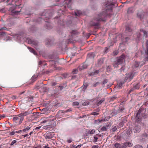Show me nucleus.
<instances>
[{"label": "nucleus", "mask_w": 148, "mask_h": 148, "mask_svg": "<svg viewBox=\"0 0 148 148\" xmlns=\"http://www.w3.org/2000/svg\"><path fill=\"white\" fill-rule=\"evenodd\" d=\"M72 141V139L71 138L69 139V140H67V142L68 143H71Z\"/></svg>", "instance_id": "603ef678"}, {"label": "nucleus", "mask_w": 148, "mask_h": 148, "mask_svg": "<svg viewBox=\"0 0 148 148\" xmlns=\"http://www.w3.org/2000/svg\"><path fill=\"white\" fill-rule=\"evenodd\" d=\"M145 110L143 108H140L138 110L135 117V120L137 122H140L143 119L147 117V115L145 114Z\"/></svg>", "instance_id": "f03ea898"}, {"label": "nucleus", "mask_w": 148, "mask_h": 148, "mask_svg": "<svg viewBox=\"0 0 148 148\" xmlns=\"http://www.w3.org/2000/svg\"><path fill=\"white\" fill-rule=\"evenodd\" d=\"M52 134V133H48L44 135V136L45 137L46 139H51L54 136Z\"/></svg>", "instance_id": "423d86ee"}, {"label": "nucleus", "mask_w": 148, "mask_h": 148, "mask_svg": "<svg viewBox=\"0 0 148 148\" xmlns=\"http://www.w3.org/2000/svg\"><path fill=\"white\" fill-rule=\"evenodd\" d=\"M110 47V46H109L108 47H105L104 50V52L105 53H107V52L108 50V49H109Z\"/></svg>", "instance_id": "c9c22d12"}, {"label": "nucleus", "mask_w": 148, "mask_h": 148, "mask_svg": "<svg viewBox=\"0 0 148 148\" xmlns=\"http://www.w3.org/2000/svg\"><path fill=\"white\" fill-rule=\"evenodd\" d=\"M42 64V62L41 61H39L38 64V65H41Z\"/></svg>", "instance_id": "0e129e2a"}, {"label": "nucleus", "mask_w": 148, "mask_h": 148, "mask_svg": "<svg viewBox=\"0 0 148 148\" xmlns=\"http://www.w3.org/2000/svg\"><path fill=\"white\" fill-rule=\"evenodd\" d=\"M16 142V140H13L10 143L11 145H13Z\"/></svg>", "instance_id": "a18cd8bd"}, {"label": "nucleus", "mask_w": 148, "mask_h": 148, "mask_svg": "<svg viewBox=\"0 0 148 148\" xmlns=\"http://www.w3.org/2000/svg\"><path fill=\"white\" fill-rule=\"evenodd\" d=\"M72 110V108H69L68 109H67L66 110V111H65V112H69L71 111Z\"/></svg>", "instance_id": "de8ad7c7"}, {"label": "nucleus", "mask_w": 148, "mask_h": 148, "mask_svg": "<svg viewBox=\"0 0 148 148\" xmlns=\"http://www.w3.org/2000/svg\"><path fill=\"white\" fill-rule=\"evenodd\" d=\"M117 128L116 126H114L112 127V131L113 132L117 130Z\"/></svg>", "instance_id": "473e14b6"}, {"label": "nucleus", "mask_w": 148, "mask_h": 148, "mask_svg": "<svg viewBox=\"0 0 148 148\" xmlns=\"http://www.w3.org/2000/svg\"><path fill=\"white\" fill-rule=\"evenodd\" d=\"M89 103V102H88V101H86V102H84L83 103V106L88 105Z\"/></svg>", "instance_id": "e433bc0d"}, {"label": "nucleus", "mask_w": 148, "mask_h": 148, "mask_svg": "<svg viewBox=\"0 0 148 148\" xmlns=\"http://www.w3.org/2000/svg\"><path fill=\"white\" fill-rule=\"evenodd\" d=\"M113 4L111 2L109 1H107L106 2L105 5V12L103 11L102 12L99 14L97 17L96 18V20L98 21H105L106 20V17L107 16H109V11H112V7Z\"/></svg>", "instance_id": "f257e3e1"}, {"label": "nucleus", "mask_w": 148, "mask_h": 148, "mask_svg": "<svg viewBox=\"0 0 148 148\" xmlns=\"http://www.w3.org/2000/svg\"><path fill=\"white\" fill-rule=\"evenodd\" d=\"M124 145L126 147L128 146V145H128V142H125L124 144Z\"/></svg>", "instance_id": "4d7b16f0"}, {"label": "nucleus", "mask_w": 148, "mask_h": 148, "mask_svg": "<svg viewBox=\"0 0 148 148\" xmlns=\"http://www.w3.org/2000/svg\"><path fill=\"white\" fill-rule=\"evenodd\" d=\"M109 125H106L105 126L102 127L101 129V131H107V128L109 127Z\"/></svg>", "instance_id": "2eb2a0df"}, {"label": "nucleus", "mask_w": 148, "mask_h": 148, "mask_svg": "<svg viewBox=\"0 0 148 148\" xmlns=\"http://www.w3.org/2000/svg\"><path fill=\"white\" fill-rule=\"evenodd\" d=\"M131 9H132L131 8H129L127 11V13H129L131 12Z\"/></svg>", "instance_id": "864d4df0"}, {"label": "nucleus", "mask_w": 148, "mask_h": 148, "mask_svg": "<svg viewBox=\"0 0 148 148\" xmlns=\"http://www.w3.org/2000/svg\"><path fill=\"white\" fill-rule=\"evenodd\" d=\"M3 29H4L5 30H8V29L6 28L5 27H3L2 28H1V29H0V31H1Z\"/></svg>", "instance_id": "09e8293b"}, {"label": "nucleus", "mask_w": 148, "mask_h": 148, "mask_svg": "<svg viewBox=\"0 0 148 148\" xmlns=\"http://www.w3.org/2000/svg\"><path fill=\"white\" fill-rule=\"evenodd\" d=\"M82 14V13L81 12L80 10L78 11L77 12H75V14L76 16H79Z\"/></svg>", "instance_id": "5701e85b"}, {"label": "nucleus", "mask_w": 148, "mask_h": 148, "mask_svg": "<svg viewBox=\"0 0 148 148\" xmlns=\"http://www.w3.org/2000/svg\"><path fill=\"white\" fill-rule=\"evenodd\" d=\"M23 131L22 130H19V131H16V133H19Z\"/></svg>", "instance_id": "e2e57ef3"}, {"label": "nucleus", "mask_w": 148, "mask_h": 148, "mask_svg": "<svg viewBox=\"0 0 148 148\" xmlns=\"http://www.w3.org/2000/svg\"><path fill=\"white\" fill-rule=\"evenodd\" d=\"M16 133V131H13L10 132L9 134V135H14Z\"/></svg>", "instance_id": "c03bdc74"}, {"label": "nucleus", "mask_w": 148, "mask_h": 148, "mask_svg": "<svg viewBox=\"0 0 148 148\" xmlns=\"http://www.w3.org/2000/svg\"><path fill=\"white\" fill-rule=\"evenodd\" d=\"M104 100L105 99H102L101 100L99 101L97 103V106H98L100 105L104 101Z\"/></svg>", "instance_id": "393cba45"}, {"label": "nucleus", "mask_w": 148, "mask_h": 148, "mask_svg": "<svg viewBox=\"0 0 148 148\" xmlns=\"http://www.w3.org/2000/svg\"><path fill=\"white\" fill-rule=\"evenodd\" d=\"M79 103L77 101H75L73 102V106H77L79 105Z\"/></svg>", "instance_id": "7c9ffc66"}, {"label": "nucleus", "mask_w": 148, "mask_h": 148, "mask_svg": "<svg viewBox=\"0 0 148 148\" xmlns=\"http://www.w3.org/2000/svg\"><path fill=\"white\" fill-rule=\"evenodd\" d=\"M125 31L127 32H129L131 34L132 33L131 32H132V30L129 26H126Z\"/></svg>", "instance_id": "4468645a"}, {"label": "nucleus", "mask_w": 148, "mask_h": 148, "mask_svg": "<svg viewBox=\"0 0 148 148\" xmlns=\"http://www.w3.org/2000/svg\"><path fill=\"white\" fill-rule=\"evenodd\" d=\"M127 121L126 119L125 118H123L122 122L124 123H125Z\"/></svg>", "instance_id": "13d9d810"}, {"label": "nucleus", "mask_w": 148, "mask_h": 148, "mask_svg": "<svg viewBox=\"0 0 148 148\" xmlns=\"http://www.w3.org/2000/svg\"><path fill=\"white\" fill-rule=\"evenodd\" d=\"M140 127L139 126L136 125L135 126L134 128V132L135 133H138L140 131Z\"/></svg>", "instance_id": "6e6552de"}, {"label": "nucleus", "mask_w": 148, "mask_h": 148, "mask_svg": "<svg viewBox=\"0 0 148 148\" xmlns=\"http://www.w3.org/2000/svg\"><path fill=\"white\" fill-rule=\"evenodd\" d=\"M95 132V130H92L91 131H89L88 132V134H93Z\"/></svg>", "instance_id": "a878e982"}, {"label": "nucleus", "mask_w": 148, "mask_h": 148, "mask_svg": "<svg viewBox=\"0 0 148 148\" xmlns=\"http://www.w3.org/2000/svg\"><path fill=\"white\" fill-rule=\"evenodd\" d=\"M54 119L55 118L52 116L45 118L43 121L41 122V123H47V125H48L45 126L44 128L48 130H51L52 126L50 125L51 124V122L53 121Z\"/></svg>", "instance_id": "7ed1b4c3"}, {"label": "nucleus", "mask_w": 148, "mask_h": 148, "mask_svg": "<svg viewBox=\"0 0 148 148\" xmlns=\"http://www.w3.org/2000/svg\"><path fill=\"white\" fill-rule=\"evenodd\" d=\"M81 66L84 69H86L87 67V65L85 63H83L81 65Z\"/></svg>", "instance_id": "cd10ccee"}, {"label": "nucleus", "mask_w": 148, "mask_h": 148, "mask_svg": "<svg viewBox=\"0 0 148 148\" xmlns=\"http://www.w3.org/2000/svg\"><path fill=\"white\" fill-rule=\"evenodd\" d=\"M24 119V117H21L19 114L14 117L12 121L16 125H18L21 124Z\"/></svg>", "instance_id": "20e7f679"}, {"label": "nucleus", "mask_w": 148, "mask_h": 148, "mask_svg": "<svg viewBox=\"0 0 148 148\" xmlns=\"http://www.w3.org/2000/svg\"><path fill=\"white\" fill-rule=\"evenodd\" d=\"M94 140L93 141L94 142H95V143L97 142V140L98 138L96 136H94Z\"/></svg>", "instance_id": "37998d69"}, {"label": "nucleus", "mask_w": 148, "mask_h": 148, "mask_svg": "<svg viewBox=\"0 0 148 148\" xmlns=\"http://www.w3.org/2000/svg\"><path fill=\"white\" fill-rule=\"evenodd\" d=\"M81 146V145H79L77 146L76 147H75V146L74 147H74L73 148H80Z\"/></svg>", "instance_id": "6e6d98bb"}, {"label": "nucleus", "mask_w": 148, "mask_h": 148, "mask_svg": "<svg viewBox=\"0 0 148 148\" xmlns=\"http://www.w3.org/2000/svg\"><path fill=\"white\" fill-rule=\"evenodd\" d=\"M29 114V113L28 111H26L24 112H22L19 114V115H20L21 117H24V116L28 115Z\"/></svg>", "instance_id": "1a4fd4ad"}, {"label": "nucleus", "mask_w": 148, "mask_h": 148, "mask_svg": "<svg viewBox=\"0 0 148 148\" xmlns=\"http://www.w3.org/2000/svg\"><path fill=\"white\" fill-rule=\"evenodd\" d=\"M78 69L79 71H81L83 69H84L83 68V67H82L81 65H80L79 66L78 68Z\"/></svg>", "instance_id": "a19ab883"}, {"label": "nucleus", "mask_w": 148, "mask_h": 148, "mask_svg": "<svg viewBox=\"0 0 148 148\" xmlns=\"http://www.w3.org/2000/svg\"><path fill=\"white\" fill-rule=\"evenodd\" d=\"M108 82V80L107 79H105L102 82L103 84H104Z\"/></svg>", "instance_id": "8fccbe9b"}, {"label": "nucleus", "mask_w": 148, "mask_h": 148, "mask_svg": "<svg viewBox=\"0 0 148 148\" xmlns=\"http://www.w3.org/2000/svg\"><path fill=\"white\" fill-rule=\"evenodd\" d=\"M123 124L124 123L122 121L120 123H119V125H122V126L123 125Z\"/></svg>", "instance_id": "69168bd1"}, {"label": "nucleus", "mask_w": 148, "mask_h": 148, "mask_svg": "<svg viewBox=\"0 0 148 148\" xmlns=\"http://www.w3.org/2000/svg\"><path fill=\"white\" fill-rule=\"evenodd\" d=\"M125 109L124 108L123 106H121L119 107L118 109V110L117 111L119 113L122 112Z\"/></svg>", "instance_id": "6ab92c4d"}, {"label": "nucleus", "mask_w": 148, "mask_h": 148, "mask_svg": "<svg viewBox=\"0 0 148 148\" xmlns=\"http://www.w3.org/2000/svg\"><path fill=\"white\" fill-rule=\"evenodd\" d=\"M130 39V38L128 37H126L125 39H123V41L124 42H127L128 40Z\"/></svg>", "instance_id": "2f4dec72"}, {"label": "nucleus", "mask_w": 148, "mask_h": 148, "mask_svg": "<svg viewBox=\"0 0 148 148\" xmlns=\"http://www.w3.org/2000/svg\"><path fill=\"white\" fill-rule=\"evenodd\" d=\"M56 83L55 82H53L52 83V85L53 86H54L56 85Z\"/></svg>", "instance_id": "338daca9"}, {"label": "nucleus", "mask_w": 148, "mask_h": 148, "mask_svg": "<svg viewBox=\"0 0 148 148\" xmlns=\"http://www.w3.org/2000/svg\"><path fill=\"white\" fill-rule=\"evenodd\" d=\"M137 16H138L141 19L142 18H143V16H142L141 15H140L139 13H138L137 14Z\"/></svg>", "instance_id": "79ce46f5"}, {"label": "nucleus", "mask_w": 148, "mask_h": 148, "mask_svg": "<svg viewBox=\"0 0 148 148\" xmlns=\"http://www.w3.org/2000/svg\"><path fill=\"white\" fill-rule=\"evenodd\" d=\"M88 86V84L87 83H84L83 85V86L81 87L82 88H83L84 90V91H85V90L86 89Z\"/></svg>", "instance_id": "dca6fc26"}, {"label": "nucleus", "mask_w": 148, "mask_h": 148, "mask_svg": "<svg viewBox=\"0 0 148 148\" xmlns=\"http://www.w3.org/2000/svg\"><path fill=\"white\" fill-rule=\"evenodd\" d=\"M30 128L31 127H30L29 126H27V127H25L23 130H22L23 132L27 133L29 131Z\"/></svg>", "instance_id": "9b49d317"}, {"label": "nucleus", "mask_w": 148, "mask_h": 148, "mask_svg": "<svg viewBox=\"0 0 148 148\" xmlns=\"http://www.w3.org/2000/svg\"><path fill=\"white\" fill-rule=\"evenodd\" d=\"M117 87L118 88H121V87L122 86V83L121 82H120L118 84H117Z\"/></svg>", "instance_id": "72a5a7b5"}, {"label": "nucleus", "mask_w": 148, "mask_h": 148, "mask_svg": "<svg viewBox=\"0 0 148 148\" xmlns=\"http://www.w3.org/2000/svg\"><path fill=\"white\" fill-rule=\"evenodd\" d=\"M118 53V52L117 51H115L113 52V54L114 56L116 55Z\"/></svg>", "instance_id": "49530a36"}, {"label": "nucleus", "mask_w": 148, "mask_h": 148, "mask_svg": "<svg viewBox=\"0 0 148 148\" xmlns=\"http://www.w3.org/2000/svg\"><path fill=\"white\" fill-rule=\"evenodd\" d=\"M141 32H142L143 33V36H145V37H147L148 36V34L147 32L145 31V30H143V29H141L140 30Z\"/></svg>", "instance_id": "f8f14e48"}, {"label": "nucleus", "mask_w": 148, "mask_h": 148, "mask_svg": "<svg viewBox=\"0 0 148 148\" xmlns=\"http://www.w3.org/2000/svg\"><path fill=\"white\" fill-rule=\"evenodd\" d=\"M134 147L135 148H143L142 146L139 145H136Z\"/></svg>", "instance_id": "f704fd0d"}, {"label": "nucleus", "mask_w": 148, "mask_h": 148, "mask_svg": "<svg viewBox=\"0 0 148 148\" xmlns=\"http://www.w3.org/2000/svg\"><path fill=\"white\" fill-rule=\"evenodd\" d=\"M77 31L76 30H73L71 33V35L73 36L74 34H75L76 33Z\"/></svg>", "instance_id": "3c124183"}, {"label": "nucleus", "mask_w": 148, "mask_h": 148, "mask_svg": "<svg viewBox=\"0 0 148 148\" xmlns=\"http://www.w3.org/2000/svg\"><path fill=\"white\" fill-rule=\"evenodd\" d=\"M49 145L48 144H47L46 146H44L43 147L44 148H50L48 146Z\"/></svg>", "instance_id": "680f3d73"}, {"label": "nucleus", "mask_w": 148, "mask_h": 148, "mask_svg": "<svg viewBox=\"0 0 148 148\" xmlns=\"http://www.w3.org/2000/svg\"><path fill=\"white\" fill-rule=\"evenodd\" d=\"M139 64H140V63L139 62H135V67H138L139 65Z\"/></svg>", "instance_id": "ea45409f"}, {"label": "nucleus", "mask_w": 148, "mask_h": 148, "mask_svg": "<svg viewBox=\"0 0 148 148\" xmlns=\"http://www.w3.org/2000/svg\"><path fill=\"white\" fill-rule=\"evenodd\" d=\"M71 1L72 0H65V1H66V3L67 4L68 7L71 10L72 9L71 7L72 5Z\"/></svg>", "instance_id": "0eeeda50"}, {"label": "nucleus", "mask_w": 148, "mask_h": 148, "mask_svg": "<svg viewBox=\"0 0 148 148\" xmlns=\"http://www.w3.org/2000/svg\"><path fill=\"white\" fill-rule=\"evenodd\" d=\"M146 53L147 55H148V40H147L146 41Z\"/></svg>", "instance_id": "412c9836"}, {"label": "nucleus", "mask_w": 148, "mask_h": 148, "mask_svg": "<svg viewBox=\"0 0 148 148\" xmlns=\"http://www.w3.org/2000/svg\"><path fill=\"white\" fill-rule=\"evenodd\" d=\"M104 62V60L103 59H100L98 60V64L99 65H101Z\"/></svg>", "instance_id": "aec40b11"}, {"label": "nucleus", "mask_w": 148, "mask_h": 148, "mask_svg": "<svg viewBox=\"0 0 148 148\" xmlns=\"http://www.w3.org/2000/svg\"><path fill=\"white\" fill-rule=\"evenodd\" d=\"M91 25L93 26H98L99 25V23L98 22L93 23H91Z\"/></svg>", "instance_id": "c756f323"}, {"label": "nucleus", "mask_w": 148, "mask_h": 148, "mask_svg": "<svg viewBox=\"0 0 148 148\" xmlns=\"http://www.w3.org/2000/svg\"><path fill=\"white\" fill-rule=\"evenodd\" d=\"M114 148H121V144L117 143H115L114 144Z\"/></svg>", "instance_id": "f3484780"}, {"label": "nucleus", "mask_w": 148, "mask_h": 148, "mask_svg": "<svg viewBox=\"0 0 148 148\" xmlns=\"http://www.w3.org/2000/svg\"><path fill=\"white\" fill-rule=\"evenodd\" d=\"M121 148H126V147L124 145L121 147Z\"/></svg>", "instance_id": "774afa93"}, {"label": "nucleus", "mask_w": 148, "mask_h": 148, "mask_svg": "<svg viewBox=\"0 0 148 148\" xmlns=\"http://www.w3.org/2000/svg\"><path fill=\"white\" fill-rule=\"evenodd\" d=\"M99 114L97 112H93L91 113L90 114L92 115H97Z\"/></svg>", "instance_id": "4c0bfd02"}, {"label": "nucleus", "mask_w": 148, "mask_h": 148, "mask_svg": "<svg viewBox=\"0 0 148 148\" xmlns=\"http://www.w3.org/2000/svg\"><path fill=\"white\" fill-rule=\"evenodd\" d=\"M118 113L117 110H114L112 112L111 114L112 116H114L116 115Z\"/></svg>", "instance_id": "4be33fe9"}, {"label": "nucleus", "mask_w": 148, "mask_h": 148, "mask_svg": "<svg viewBox=\"0 0 148 148\" xmlns=\"http://www.w3.org/2000/svg\"><path fill=\"white\" fill-rule=\"evenodd\" d=\"M46 27L48 29H50L51 28L50 24L48 22L47 23V24H46Z\"/></svg>", "instance_id": "c85d7f7f"}, {"label": "nucleus", "mask_w": 148, "mask_h": 148, "mask_svg": "<svg viewBox=\"0 0 148 148\" xmlns=\"http://www.w3.org/2000/svg\"><path fill=\"white\" fill-rule=\"evenodd\" d=\"M32 148H42V147L40 145L36 144L34 145Z\"/></svg>", "instance_id": "b1692460"}, {"label": "nucleus", "mask_w": 148, "mask_h": 148, "mask_svg": "<svg viewBox=\"0 0 148 148\" xmlns=\"http://www.w3.org/2000/svg\"><path fill=\"white\" fill-rule=\"evenodd\" d=\"M136 35H137L138 38H139L141 36V34L139 32L137 33Z\"/></svg>", "instance_id": "58836bf2"}, {"label": "nucleus", "mask_w": 148, "mask_h": 148, "mask_svg": "<svg viewBox=\"0 0 148 148\" xmlns=\"http://www.w3.org/2000/svg\"><path fill=\"white\" fill-rule=\"evenodd\" d=\"M99 70H96L94 72L91 73L90 74V75H96L98 74L99 73Z\"/></svg>", "instance_id": "a211bd4d"}, {"label": "nucleus", "mask_w": 148, "mask_h": 148, "mask_svg": "<svg viewBox=\"0 0 148 148\" xmlns=\"http://www.w3.org/2000/svg\"><path fill=\"white\" fill-rule=\"evenodd\" d=\"M125 56L122 55L121 56L118 58L117 62H115L114 64V66L115 67H117L119 65L122 64L124 61Z\"/></svg>", "instance_id": "39448f33"}, {"label": "nucleus", "mask_w": 148, "mask_h": 148, "mask_svg": "<svg viewBox=\"0 0 148 148\" xmlns=\"http://www.w3.org/2000/svg\"><path fill=\"white\" fill-rule=\"evenodd\" d=\"M98 145H93L92 146V148H98Z\"/></svg>", "instance_id": "052dcab7"}, {"label": "nucleus", "mask_w": 148, "mask_h": 148, "mask_svg": "<svg viewBox=\"0 0 148 148\" xmlns=\"http://www.w3.org/2000/svg\"><path fill=\"white\" fill-rule=\"evenodd\" d=\"M29 43L30 44H32L33 45H37L38 42L36 41L30 39L29 41Z\"/></svg>", "instance_id": "9d476101"}, {"label": "nucleus", "mask_w": 148, "mask_h": 148, "mask_svg": "<svg viewBox=\"0 0 148 148\" xmlns=\"http://www.w3.org/2000/svg\"><path fill=\"white\" fill-rule=\"evenodd\" d=\"M78 72V69H75L73 70L72 71V73L73 74H76Z\"/></svg>", "instance_id": "bb28decb"}, {"label": "nucleus", "mask_w": 148, "mask_h": 148, "mask_svg": "<svg viewBox=\"0 0 148 148\" xmlns=\"http://www.w3.org/2000/svg\"><path fill=\"white\" fill-rule=\"evenodd\" d=\"M16 96H12L11 98V99H12V100H14V99H16Z\"/></svg>", "instance_id": "bf43d9fd"}, {"label": "nucleus", "mask_w": 148, "mask_h": 148, "mask_svg": "<svg viewBox=\"0 0 148 148\" xmlns=\"http://www.w3.org/2000/svg\"><path fill=\"white\" fill-rule=\"evenodd\" d=\"M128 145H129L128 146L129 147H132L133 145V144L132 143H130V142H128Z\"/></svg>", "instance_id": "5fc2aeb1"}, {"label": "nucleus", "mask_w": 148, "mask_h": 148, "mask_svg": "<svg viewBox=\"0 0 148 148\" xmlns=\"http://www.w3.org/2000/svg\"><path fill=\"white\" fill-rule=\"evenodd\" d=\"M27 48L30 52L34 53V55H36L37 53L35 50L33 48L28 47Z\"/></svg>", "instance_id": "ddd939ff"}]
</instances>
